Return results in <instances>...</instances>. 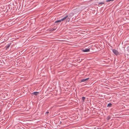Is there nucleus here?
I'll list each match as a JSON object with an SVG mask.
<instances>
[{
	"instance_id": "1",
	"label": "nucleus",
	"mask_w": 129,
	"mask_h": 129,
	"mask_svg": "<svg viewBox=\"0 0 129 129\" xmlns=\"http://www.w3.org/2000/svg\"><path fill=\"white\" fill-rule=\"evenodd\" d=\"M68 15H67L66 16L64 17L63 18L60 19L61 20V21H64V20L67 19V21H69L70 19V18H68Z\"/></svg>"
},
{
	"instance_id": "2",
	"label": "nucleus",
	"mask_w": 129,
	"mask_h": 129,
	"mask_svg": "<svg viewBox=\"0 0 129 129\" xmlns=\"http://www.w3.org/2000/svg\"><path fill=\"white\" fill-rule=\"evenodd\" d=\"M82 51L84 52H87L88 51H90V49H88V48H85V49H83L82 50Z\"/></svg>"
},
{
	"instance_id": "3",
	"label": "nucleus",
	"mask_w": 129,
	"mask_h": 129,
	"mask_svg": "<svg viewBox=\"0 0 129 129\" xmlns=\"http://www.w3.org/2000/svg\"><path fill=\"white\" fill-rule=\"evenodd\" d=\"M113 52L116 55H117L119 53L118 51L115 49H113Z\"/></svg>"
},
{
	"instance_id": "4",
	"label": "nucleus",
	"mask_w": 129,
	"mask_h": 129,
	"mask_svg": "<svg viewBox=\"0 0 129 129\" xmlns=\"http://www.w3.org/2000/svg\"><path fill=\"white\" fill-rule=\"evenodd\" d=\"M61 22V20H59L56 21L55 22V23L56 25H58L59 24V23L60 22Z\"/></svg>"
},
{
	"instance_id": "5",
	"label": "nucleus",
	"mask_w": 129,
	"mask_h": 129,
	"mask_svg": "<svg viewBox=\"0 0 129 129\" xmlns=\"http://www.w3.org/2000/svg\"><path fill=\"white\" fill-rule=\"evenodd\" d=\"M39 93V92H33L31 94H32L33 95H37Z\"/></svg>"
},
{
	"instance_id": "6",
	"label": "nucleus",
	"mask_w": 129,
	"mask_h": 129,
	"mask_svg": "<svg viewBox=\"0 0 129 129\" xmlns=\"http://www.w3.org/2000/svg\"><path fill=\"white\" fill-rule=\"evenodd\" d=\"M89 79V78H87L85 79H83L81 80V82H85L86 81L88 80Z\"/></svg>"
},
{
	"instance_id": "7",
	"label": "nucleus",
	"mask_w": 129,
	"mask_h": 129,
	"mask_svg": "<svg viewBox=\"0 0 129 129\" xmlns=\"http://www.w3.org/2000/svg\"><path fill=\"white\" fill-rule=\"evenodd\" d=\"M11 44V43L8 44L6 46H5V48L6 49H7L8 48H9V47H10Z\"/></svg>"
},
{
	"instance_id": "8",
	"label": "nucleus",
	"mask_w": 129,
	"mask_h": 129,
	"mask_svg": "<svg viewBox=\"0 0 129 129\" xmlns=\"http://www.w3.org/2000/svg\"><path fill=\"white\" fill-rule=\"evenodd\" d=\"M112 105V104L111 103H110L108 104L107 105V107H111V106Z\"/></svg>"
},
{
	"instance_id": "9",
	"label": "nucleus",
	"mask_w": 129,
	"mask_h": 129,
	"mask_svg": "<svg viewBox=\"0 0 129 129\" xmlns=\"http://www.w3.org/2000/svg\"><path fill=\"white\" fill-rule=\"evenodd\" d=\"M104 4V2H101L99 3L98 4V5H100V4Z\"/></svg>"
},
{
	"instance_id": "10",
	"label": "nucleus",
	"mask_w": 129,
	"mask_h": 129,
	"mask_svg": "<svg viewBox=\"0 0 129 129\" xmlns=\"http://www.w3.org/2000/svg\"><path fill=\"white\" fill-rule=\"evenodd\" d=\"M82 100L83 101V102H84V100L85 99V97L84 96H83L82 97Z\"/></svg>"
},
{
	"instance_id": "11",
	"label": "nucleus",
	"mask_w": 129,
	"mask_h": 129,
	"mask_svg": "<svg viewBox=\"0 0 129 129\" xmlns=\"http://www.w3.org/2000/svg\"><path fill=\"white\" fill-rule=\"evenodd\" d=\"M110 117L109 116H108L107 117V119L108 120H109L110 119Z\"/></svg>"
},
{
	"instance_id": "12",
	"label": "nucleus",
	"mask_w": 129,
	"mask_h": 129,
	"mask_svg": "<svg viewBox=\"0 0 129 129\" xmlns=\"http://www.w3.org/2000/svg\"><path fill=\"white\" fill-rule=\"evenodd\" d=\"M55 30H56V29L55 28H54V29H53L52 30V31H54Z\"/></svg>"
},
{
	"instance_id": "13",
	"label": "nucleus",
	"mask_w": 129,
	"mask_h": 129,
	"mask_svg": "<svg viewBox=\"0 0 129 129\" xmlns=\"http://www.w3.org/2000/svg\"><path fill=\"white\" fill-rule=\"evenodd\" d=\"M49 113V112H46V114H48V113Z\"/></svg>"
}]
</instances>
